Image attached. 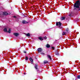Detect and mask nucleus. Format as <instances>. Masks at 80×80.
I'll list each match as a JSON object with an SVG mask.
<instances>
[{
	"label": "nucleus",
	"instance_id": "f257e3e1",
	"mask_svg": "<svg viewBox=\"0 0 80 80\" xmlns=\"http://www.w3.org/2000/svg\"><path fill=\"white\" fill-rule=\"evenodd\" d=\"M61 25H62V23L60 22H56L57 26H58L59 28H62V27H61Z\"/></svg>",
	"mask_w": 80,
	"mask_h": 80
},
{
	"label": "nucleus",
	"instance_id": "f03ea898",
	"mask_svg": "<svg viewBox=\"0 0 80 80\" xmlns=\"http://www.w3.org/2000/svg\"><path fill=\"white\" fill-rule=\"evenodd\" d=\"M3 14L4 15H8V13L7 12H1L0 13V15H2Z\"/></svg>",
	"mask_w": 80,
	"mask_h": 80
},
{
	"label": "nucleus",
	"instance_id": "7ed1b4c3",
	"mask_svg": "<svg viewBox=\"0 0 80 80\" xmlns=\"http://www.w3.org/2000/svg\"><path fill=\"white\" fill-rule=\"evenodd\" d=\"M68 33V31L66 30L65 32H64L62 33V35H65L67 34Z\"/></svg>",
	"mask_w": 80,
	"mask_h": 80
},
{
	"label": "nucleus",
	"instance_id": "20e7f679",
	"mask_svg": "<svg viewBox=\"0 0 80 80\" xmlns=\"http://www.w3.org/2000/svg\"><path fill=\"white\" fill-rule=\"evenodd\" d=\"M42 50V48H39L38 49V52H41Z\"/></svg>",
	"mask_w": 80,
	"mask_h": 80
},
{
	"label": "nucleus",
	"instance_id": "39448f33",
	"mask_svg": "<svg viewBox=\"0 0 80 80\" xmlns=\"http://www.w3.org/2000/svg\"><path fill=\"white\" fill-rule=\"evenodd\" d=\"M22 23H23L24 24H25L26 23H28V22L27 21H26L25 20H23L22 22Z\"/></svg>",
	"mask_w": 80,
	"mask_h": 80
},
{
	"label": "nucleus",
	"instance_id": "423d86ee",
	"mask_svg": "<svg viewBox=\"0 0 80 80\" xmlns=\"http://www.w3.org/2000/svg\"><path fill=\"white\" fill-rule=\"evenodd\" d=\"M47 57L48 58H49L50 60H52V58H51V56H50L49 55H47Z\"/></svg>",
	"mask_w": 80,
	"mask_h": 80
},
{
	"label": "nucleus",
	"instance_id": "0eeeda50",
	"mask_svg": "<svg viewBox=\"0 0 80 80\" xmlns=\"http://www.w3.org/2000/svg\"><path fill=\"white\" fill-rule=\"evenodd\" d=\"M14 35L16 37H17L18 36L19 34L17 33H14Z\"/></svg>",
	"mask_w": 80,
	"mask_h": 80
},
{
	"label": "nucleus",
	"instance_id": "6e6552de",
	"mask_svg": "<svg viewBox=\"0 0 80 80\" xmlns=\"http://www.w3.org/2000/svg\"><path fill=\"white\" fill-rule=\"evenodd\" d=\"M7 32L9 33H11V29L9 28L8 31Z\"/></svg>",
	"mask_w": 80,
	"mask_h": 80
},
{
	"label": "nucleus",
	"instance_id": "1a4fd4ad",
	"mask_svg": "<svg viewBox=\"0 0 80 80\" xmlns=\"http://www.w3.org/2000/svg\"><path fill=\"white\" fill-rule=\"evenodd\" d=\"M65 17H62L61 18V20H65Z\"/></svg>",
	"mask_w": 80,
	"mask_h": 80
},
{
	"label": "nucleus",
	"instance_id": "9d476101",
	"mask_svg": "<svg viewBox=\"0 0 80 80\" xmlns=\"http://www.w3.org/2000/svg\"><path fill=\"white\" fill-rule=\"evenodd\" d=\"M7 28H5L4 29V32H8V31H7Z\"/></svg>",
	"mask_w": 80,
	"mask_h": 80
},
{
	"label": "nucleus",
	"instance_id": "9b49d317",
	"mask_svg": "<svg viewBox=\"0 0 80 80\" xmlns=\"http://www.w3.org/2000/svg\"><path fill=\"white\" fill-rule=\"evenodd\" d=\"M39 39L40 40H43L44 39L43 38H42V37H39Z\"/></svg>",
	"mask_w": 80,
	"mask_h": 80
},
{
	"label": "nucleus",
	"instance_id": "f8f14e48",
	"mask_svg": "<svg viewBox=\"0 0 80 80\" xmlns=\"http://www.w3.org/2000/svg\"><path fill=\"white\" fill-rule=\"evenodd\" d=\"M25 35L26 36H27V37H29L30 36V33H26L25 34Z\"/></svg>",
	"mask_w": 80,
	"mask_h": 80
},
{
	"label": "nucleus",
	"instance_id": "ddd939ff",
	"mask_svg": "<svg viewBox=\"0 0 80 80\" xmlns=\"http://www.w3.org/2000/svg\"><path fill=\"white\" fill-rule=\"evenodd\" d=\"M29 60L31 62H33V60L32 59V58H29Z\"/></svg>",
	"mask_w": 80,
	"mask_h": 80
},
{
	"label": "nucleus",
	"instance_id": "4468645a",
	"mask_svg": "<svg viewBox=\"0 0 80 80\" xmlns=\"http://www.w3.org/2000/svg\"><path fill=\"white\" fill-rule=\"evenodd\" d=\"M50 47V45L49 44H47L46 45V47L47 48H49Z\"/></svg>",
	"mask_w": 80,
	"mask_h": 80
},
{
	"label": "nucleus",
	"instance_id": "2eb2a0df",
	"mask_svg": "<svg viewBox=\"0 0 80 80\" xmlns=\"http://www.w3.org/2000/svg\"><path fill=\"white\" fill-rule=\"evenodd\" d=\"M56 55H58V51H56Z\"/></svg>",
	"mask_w": 80,
	"mask_h": 80
},
{
	"label": "nucleus",
	"instance_id": "dca6fc26",
	"mask_svg": "<svg viewBox=\"0 0 80 80\" xmlns=\"http://www.w3.org/2000/svg\"><path fill=\"white\" fill-rule=\"evenodd\" d=\"M48 63V61H45L44 62V63L45 64L47 63Z\"/></svg>",
	"mask_w": 80,
	"mask_h": 80
},
{
	"label": "nucleus",
	"instance_id": "f3484780",
	"mask_svg": "<svg viewBox=\"0 0 80 80\" xmlns=\"http://www.w3.org/2000/svg\"><path fill=\"white\" fill-rule=\"evenodd\" d=\"M28 57H26V58H25V60H28Z\"/></svg>",
	"mask_w": 80,
	"mask_h": 80
},
{
	"label": "nucleus",
	"instance_id": "a211bd4d",
	"mask_svg": "<svg viewBox=\"0 0 80 80\" xmlns=\"http://www.w3.org/2000/svg\"><path fill=\"white\" fill-rule=\"evenodd\" d=\"M78 79H80V75H78Z\"/></svg>",
	"mask_w": 80,
	"mask_h": 80
},
{
	"label": "nucleus",
	"instance_id": "6ab92c4d",
	"mask_svg": "<svg viewBox=\"0 0 80 80\" xmlns=\"http://www.w3.org/2000/svg\"><path fill=\"white\" fill-rule=\"evenodd\" d=\"M52 49L53 50L55 49V47H52Z\"/></svg>",
	"mask_w": 80,
	"mask_h": 80
},
{
	"label": "nucleus",
	"instance_id": "aec40b11",
	"mask_svg": "<svg viewBox=\"0 0 80 80\" xmlns=\"http://www.w3.org/2000/svg\"><path fill=\"white\" fill-rule=\"evenodd\" d=\"M13 17L14 18H17V17H16V16H13Z\"/></svg>",
	"mask_w": 80,
	"mask_h": 80
},
{
	"label": "nucleus",
	"instance_id": "412c9836",
	"mask_svg": "<svg viewBox=\"0 0 80 80\" xmlns=\"http://www.w3.org/2000/svg\"><path fill=\"white\" fill-rule=\"evenodd\" d=\"M44 38V39H47V38L46 37H45L44 38Z\"/></svg>",
	"mask_w": 80,
	"mask_h": 80
},
{
	"label": "nucleus",
	"instance_id": "4be33fe9",
	"mask_svg": "<svg viewBox=\"0 0 80 80\" xmlns=\"http://www.w3.org/2000/svg\"><path fill=\"white\" fill-rule=\"evenodd\" d=\"M35 68L36 69H37V65H36V66H35Z\"/></svg>",
	"mask_w": 80,
	"mask_h": 80
},
{
	"label": "nucleus",
	"instance_id": "5701e85b",
	"mask_svg": "<svg viewBox=\"0 0 80 80\" xmlns=\"http://www.w3.org/2000/svg\"><path fill=\"white\" fill-rule=\"evenodd\" d=\"M24 53H27V52L25 51L24 52Z\"/></svg>",
	"mask_w": 80,
	"mask_h": 80
},
{
	"label": "nucleus",
	"instance_id": "b1692460",
	"mask_svg": "<svg viewBox=\"0 0 80 80\" xmlns=\"http://www.w3.org/2000/svg\"><path fill=\"white\" fill-rule=\"evenodd\" d=\"M24 75H26V73H24Z\"/></svg>",
	"mask_w": 80,
	"mask_h": 80
},
{
	"label": "nucleus",
	"instance_id": "393cba45",
	"mask_svg": "<svg viewBox=\"0 0 80 80\" xmlns=\"http://www.w3.org/2000/svg\"><path fill=\"white\" fill-rule=\"evenodd\" d=\"M41 54H44L43 53H41Z\"/></svg>",
	"mask_w": 80,
	"mask_h": 80
}]
</instances>
